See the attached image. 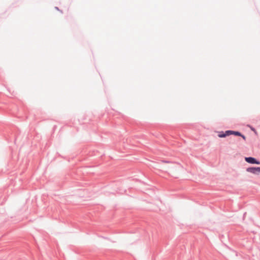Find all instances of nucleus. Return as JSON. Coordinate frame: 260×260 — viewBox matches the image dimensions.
Instances as JSON below:
<instances>
[{"label":"nucleus","mask_w":260,"mask_h":260,"mask_svg":"<svg viewBox=\"0 0 260 260\" xmlns=\"http://www.w3.org/2000/svg\"><path fill=\"white\" fill-rule=\"evenodd\" d=\"M246 171L255 175H258L260 173V167H251L246 169Z\"/></svg>","instance_id":"1"},{"label":"nucleus","mask_w":260,"mask_h":260,"mask_svg":"<svg viewBox=\"0 0 260 260\" xmlns=\"http://www.w3.org/2000/svg\"><path fill=\"white\" fill-rule=\"evenodd\" d=\"M245 160L250 164L260 165V161L253 157H245Z\"/></svg>","instance_id":"2"},{"label":"nucleus","mask_w":260,"mask_h":260,"mask_svg":"<svg viewBox=\"0 0 260 260\" xmlns=\"http://www.w3.org/2000/svg\"><path fill=\"white\" fill-rule=\"evenodd\" d=\"M231 135V130H228L225 132L221 131L219 132L218 135V136L219 138H225L226 136H229Z\"/></svg>","instance_id":"3"},{"label":"nucleus","mask_w":260,"mask_h":260,"mask_svg":"<svg viewBox=\"0 0 260 260\" xmlns=\"http://www.w3.org/2000/svg\"><path fill=\"white\" fill-rule=\"evenodd\" d=\"M241 133L239 131H234L231 130V135H234L236 136H241Z\"/></svg>","instance_id":"4"},{"label":"nucleus","mask_w":260,"mask_h":260,"mask_svg":"<svg viewBox=\"0 0 260 260\" xmlns=\"http://www.w3.org/2000/svg\"><path fill=\"white\" fill-rule=\"evenodd\" d=\"M54 8H55V10H56L57 11H59L60 13L63 14L62 10L59 9L58 7H55Z\"/></svg>","instance_id":"5"},{"label":"nucleus","mask_w":260,"mask_h":260,"mask_svg":"<svg viewBox=\"0 0 260 260\" xmlns=\"http://www.w3.org/2000/svg\"><path fill=\"white\" fill-rule=\"evenodd\" d=\"M248 127H249L250 128L251 131H252L254 133H256V130H255V129L254 127H253L252 126H250V125H248Z\"/></svg>","instance_id":"6"},{"label":"nucleus","mask_w":260,"mask_h":260,"mask_svg":"<svg viewBox=\"0 0 260 260\" xmlns=\"http://www.w3.org/2000/svg\"><path fill=\"white\" fill-rule=\"evenodd\" d=\"M240 137H241L244 141L246 140V137L242 134H241V136H240Z\"/></svg>","instance_id":"7"}]
</instances>
